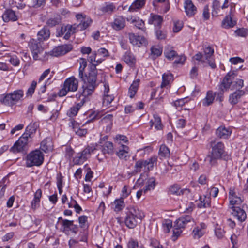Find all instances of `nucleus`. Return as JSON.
I'll return each instance as SVG.
<instances>
[{
    "mask_svg": "<svg viewBox=\"0 0 248 248\" xmlns=\"http://www.w3.org/2000/svg\"><path fill=\"white\" fill-rule=\"evenodd\" d=\"M97 70L94 65H92L91 67V71L89 72L88 75H85L83 78H80L84 82V84L82 86V96H88L94 92L97 86Z\"/></svg>",
    "mask_w": 248,
    "mask_h": 248,
    "instance_id": "f257e3e1",
    "label": "nucleus"
},
{
    "mask_svg": "<svg viewBox=\"0 0 248 248\" xmlns=\"http://www.w3.org/2000/svg\"><path fill=\"white\" fill-rule=\"evenodd\" d=\"M212 149L211 152L205 158V161L211 166L217 164V160L221 158L224 152V144L216 139H212L210 142Z\"/></svg>",
    "mask_w": 248,
    "mask_h": 248,
    "instance_id": "f03ea898",
    "label": "nucleus"
},
{
    "mask_svg": "<svg viewBox=\"0 0 248 248\" xmlns=\"http://www.w3.org/2000/svg\"><path fill=\"white\" fill-rule=\"evenodd\" d=\"M124 222L125 226L129 229L135 228L138 224L140 223L144 217V213L138 208L130 206L127 208Z\"/></svg>",
    "mask_w": 248,
    "mask_h": 248,
    "instance_id": "7ed1b4c3",
    "label": "nucleus"
},
{
    "mask_svg": "<svg viewBox=\"0 0 248 248\" xmlns=\"http://www.w3.org/2000/svg\"><path fill=\"white\" fill-rule=\"evenodd\" d=\"M214 53V49L208 46L204 48L203 54L199 52L192 57V60L195 62L197 61L198 64H202L204 67L209 65L212 69H215L216 65L213 58Z\"/></svg>",
    "mask_w": 248,
    "mask_h": 248,
    "instance_id": "20e7f679",
    "label": "nucleus"
},
{
    "mask_svg": "<svg viewBox=\"0 0 248 248\" xmlns=\"http://www.w3.org/2000/svg\"><path fill=\"white\" fill-rule=\"evenodd\" d=\"M78 88V80L74 76H71L66 78L61 89L58 92L60 97L66 95L68 92H76Z\"/></svg>",
    "mask_w": 248,
    "mask_h": 248,
    "instance_id": "39448f33",
    "label": "nucleus"
},
{
    "mask_svg": "<svg viewBox=\"0 0 248 248\" xmlns=\"http://www.w3.org/2000/svg\"><path fill=\"white\" fill-rule=\"evenodd\" d=\"M44 155L38 150L31 152L26 157V165L27 167L39 166L43 162Z\"/></svg>",
    "mask_w": 248,
    "mask_h": 248,
    "instance_id": "423d86ee",
    "label": "nucleus"
},
{
    "mask_svg": "<svg viewBox=\"0 0 248 248\" xmlns=\"http://www.w3.org/2000/svg\"><path fill=\"white\" fill-rule=\"evenodd\" d=\"M23 91L18 90L6 94L0 99V101L6 106H13L23 97Z\"/></svg>",
    "mask_w": 248,
    "mask_h": 248,
    "instance_id": "0eeeda50",
    "label": "nucleus"
},
{
    "mask_svg": "<svg viewBox=\"0 0 248 248\" xmlns=\"http://www.w3.org/2000/svg\"><path fill=\"white\" fill-rule=\"evenodd\" d=\"M31 140V136L27 133H23L14 145L11 148L10 151L14 153L22 152L26 148L28 143Z\"/></svg>",
    "mask_w": 248,
    "mask_h": 248,
    "instance_id": "6e6552de",
    "label": "nucleus"
},
{
    "mask_svg": "<svg viewBox=\"0 0 248 248\" xmlns=\"http://www.w3.org/2000/svg\"><path fill=\"white\" fill-rule=\"evenodd\" d=\"M29 46L34 60L42 59L44 48L40 42H38L37 40L34 39H31L29 43Z\"/></svg>",
    "mask_w": 248,
    "mask_h": 248,
    "instance_id": "1a4fd4ad",
    "label": "nucleus"
},
{
    "mask_svg": "<svg viewBox=\"0 0 248 248\" xmlns=\"http://www.w3.org/2000/svg\"><path fill=\"white\" fill-rule=\"evenodd\" d=\"M229 208L231 210L239 207L242 202V200L236 195L234 189H230L229 192Z\"/></svg>",
    "mask_w": 248,
    "mask_h": 248,
    "instance_id": "9d476101",
    "label": "nucleus"
},
{
    "mask_svg": "<svg viewBox=\"0 0 248 248\" xmlns=\"http://www.w3.org/2000/svg\"><path fill=\"white\" fill-rule=\"evenodd\" d=\"M76 18L78 20L80 21L79 24L75 23V25L77 26V29L78 31L85 30L92 22V20L90 17L83 16L81 14H77Z\"/></svg>",
    "mask_w": 248,
    "mask_h": 248,
    "instance_id": "9b49d317",
    "label": "nucleus"
},
{
    "mask_svg": "<svg viewBox=\"0 0 248 248\" xmlns=\"http://www.w3.org/2000/svg\"><path fill=\"white\" fill-rule=\"evenodd\" d=\"M235 75L233 72L228 73L224 78L221 82L219 88L223 92L227 91L232 85V80H233Z\"/></svg>",
    "mask_w": 248,
    "mask_h": 248,
    "instance_id": "f8f14e48",
    "label": "nucleus"
},
{
    "mask_svg": "<svg viewBox=\"0 0 248 248\" xmlns=\"http://www.w3.org/2000/svg\"><path fill=\"white\" fill-rule=\"evenodd\" d=\"M72 45L65 44L57 46L51 51V55L55 57L63 55L69 52L72 49Z\"/></svg>",
    "mask_w": 248,
    "mask_h": 248,
    "instance_id": "ddd939ff",
    "label": "nucleus"
},
{
    "mask_svg": "<svg viewBox=\"0 0 248 248\" xmlns=\"http://www.w3.org/2000/svg\"><path fill=\"white\" fill-rule=\"evenodd\" d=\"M246 94V92L243 90L238 89L235 92L230 94L229 102L232 105L238 103L241 98Z\"/></svg>",
    "mask_w": 248,
    "mask_h": 248,
    "instance_id": "4468645a",
    "label": "nucleus"
},
{
    "mask_svg": "<svg viewBox=\"0 0 248 248\" xmlns=\"http://www.w3.org/2000/svg\"><path fill=\"white\" fill-rule=\"evenodd\" d=\"M130 42L133 45L140 47L143 44L146 43V39L140 35H137L134 33H131L128 34Z\"/></svg>",
    "mask_w": 248,
    "mask_h": 248,
    "instance_id": "2eb2a0df",
    "label": "nucleus"
},
{
    "mask_svg": "<svg viewBox=\"0 0 248 248\" xmlns=\"http://www.w3.org/2000/svg\"><path fill=\"white\" fill-rule=\"evenodd\" d=\"M2 20L4 22L16 21L18 20V16L11 9H6L2 15Z\"/></svg>",
    "mask_w": 248,
    "mask_h": 248,
    "instance_id": "dca6fc26",
    "label": "nucleus"
},
{
    "mask_svg": "<svg viewBox=\"0 0 248 248\" xmlns=\"http://www.w3.org/2000/svg\"><path fill=\"white\" fill-rule=\"evenodd\" d=\"M184 6L185 12L187 16H192L197 12V7L191 0H185Z\"/></svg>",
    "mask_w": 248,
    "mask_h": 248,
    "instance_id": "f3484780",
    "label": "nucleus"
},
{
    "mask_svg": "<svg viewBox=\"0 0 248 248\" xmlns=\"http://www.w3.org/2000/svg\"><path fill=\"white\" fill-rule=\"evenodd\" d=\"M163 21V17L161 16L153 13L150 14L148 19V23L149 24H153L156 29L161 28Z\"/></svg>",
    "mask_w": 248,
    "mask_h": 248,
    "instance_id": "a211bd4d",
    "label": "nucleus"
},
{
    "mask_svg": "<svg viewBox=\"0 0 248 248\" xmlns=\"http://www.w3.org/2000/svg\"><path fill=\"white\" fill-rule=\"evenodd\" d=\"M232 133V131L230 128H226L224 126L219 127L216 130V132L217 137L224 139H228L230 137Z\"/></svg>",
    "mask_w": 248,
    "mask_h": 248,
    "instance_id": "6ab92c4d",
    "label": "nucleus"
},
{
    "mask_svg": "<svg viewBox=\"0 0 248 248\" xmlns=\"http://www.w3.org/2000/svg\"><path fill=\"white\" fill-rule=\"evenodd\" d=\"M231 213L234 217H236L237 220L240 222L244 221L247 218V214L243 209L239 207L231 210Z\"/></svg>",
    "mask_w": 248,
    "mask_h": 248,
    "instance_id": "aec40b11",
    "label": "nucleus"
},
{
    "mask_svg": "<svg viewBox=\"0 0 248 248\" xmlns=\"http://www.w3.org/2000/svg\"><path fill=\"white\" fill-rule=\"evenodd\" d=\"M169 192L170 194L180 196L185 193H189V191L187 189H181L179 185L175 184L170 186Z\"/></svg>",
    "mask_w": 248,
    "mask_h": 248,
    "instance_id": "412c9836",
    "label": "nucleus"
},
{
    "mask_svg": "<svg viewBox=\"0 0 248 248\" xmlns=\"http://www.w3.org/2000/svg\"><path fill=\"white\" fill-rule=\"evenodd\" d=\"M125 25V20L122 16H116L113 22L111 23V26L115 30L119 31L123 29Z\"/></svg>",
    "mask_w": 248,
    "mask_h": 248,
    "instance_id": "4be33fe9",
    "label": "nucleus"
},
{
    "mask_svg": "<svg viewBox=\"0 0 248 248\" xmlns=\"http://www.w3.org/2000/svg\"><path fill=\"white\" fill-rule=\"evenodd\" d=\"M129 152L130 149L127 146L122 144L116 155L120 159L126 160L130 156Z\"/></svg>",
    "mask_w": 248,
    "mask_h": 248,
    "instance_id": "5701e85b",
    "label": "nucleus"
},
{
    "mask_svg": "<svg viewBox=\"0 0 248 248\" xmlns=\"http://www.w3.org/2000/svg\"><path fill=\"white\" fill-rule=\"evenodd\" d=\"M50 35V30L46 26L44 27L37 33V39L40 42L47 40Z\"/></svg>",
    "mask_w": 248,
    "mask_h": 248,
    "instance_id": "b1692460",
    "label": "nucleus"
},
{
    "mask_svg": "<svg viewBox=\"0 0 248 248\" xmlns=\"http://www.w3.org/2000/svg\"><path fill=\"white\" fill-rule=\"evenodd\" d=\"M191 220L192 217L191 216L189 215L183 216L175 221V226L182 229L184 228Z\"/></svg>",
    "mask_w": 248,
    "mask_h": 248,
    "instance_id": "393cba45",
    "label": "nucleus"
},
{
    "mask_svg": "<svg viewBox=\"0 0 248 248\" xmlns=\"http://www.w3.org/2000/svg\"><path fill=\"white\" fill-rule=\"evenodd\" d=\"M102 144L101 151L104 155H112L114 153V147L112 142L110 141H106L103 143L102 141L100 142Z\"/></svg>",
    "mask_w": 248,
    "mask_h": 248,
    "instance_id": "a878e982",
    "label": "nucleus"
},
{
    "mask_svg": "<svg viewBox=\"0 0 248 248\" xmlns=\"http://www.w3.org/2000/svg\"><path fill=\"white\" fill-rule=\"evenodd\" d=\"M69 126L72 127L76 134L80 137L85 136L87 133V130L86 129L78 128L77 123L73 119H70Z\"/></svg>",
    "mask_w": 248,
    "mask_h": 248,
    "instance_id": "bb28decb",
    "label": "nucleus"
},
{
    "mask_svg": "<svg viewBox=\"0 0 248 248\" xmlns=\"http://www.w3.org/2000/svg\"><path fill=\"white\" fill-rule=\"evenodd\" d=\"M236 21L233 19L232 15H227L222 21L221 26L225 29H228L234 27Z\"/></svg>",
    "mask_w": 248,
    "mask_h": 248,
    "instance_id": "cd10ccee",
    "label": "nucleus"
},
{
    "mask_svg": "<svg viewBox=\"0 0 248 248\" xmlns=\"http://www.w3.org/2000/svg\"><path fill=\"white\" fill-rule=\"evenodd\" d=\"M77 27L75 24L64 25L65 35H64L63 38L65 40H68L72 34L78 31Z\"/></svg>",
    "mask_w": 248,
    "mask_h": 248,
    "instance_id": "c85d7f7f",
    "label": "nucleus"
},
{
    "mask_svg": "<svg viewBox=\"0 0 248 248\" xmlns=\"http://www.w3.org/2000/svg\"><path fill=\"white\" fill-rule=\"evenodd\" d=\"M52 140L50 138H46L41 143L40 148L45 152L51 151L53 149Z\"/></svg>",
    "mask_w": 248,
    "mask_h": 248,
    "instance_id": "c756f323",
    "label": "nucleus"
},
{
    "mask_svg": "<svg viewBox=\"0 0 248 248\" xmlns=\"http://www.w3.org/2000/svg\"><path fill=\"white\" fill-rule=\"evenodd\" d=\"M206 225L204 223H201L200 226H197L193 229V234L195 238H199L205 233L204 229Z\"/></svg>",
    "mask_w": 248,
    "mask_h": 248,
    "instance_id": "7c9ffc66",
    "label": "nucleus"
},
{
    "mask_svg": "<svg viewBox=\"0 0 248 248\" xmlns=\"http://www.w3.org/2000/svg\"><path fill=\"white\" fill-rule=\"evenodd\" d=\"M145 0H135L129 6L128 11L133 12L142 8L145 4Z\"/></svg>",
    "mask_w": 248,
    "mask_h": 248,
    "instance_id": "2f4dec72",
    "label": "nucleus"
},
{
    "mask_svg": "<svg viewBox=\"0 0 248 248\" xmlns=\"http://www.w3.org/2000/svg\"><path fill=\"white\" fill-rule=\"evenodd\" d=\"M221 6H220L219 1L217 0H214L212 5V14L213 16H218L222 15L221 11Z\"/></svg>",
    "mask_w": 248,
    "mask_h": 248,
    "instance_id": "473e14b6",
    "label": "nucleus"
},
{
    "mask_svg": "<svg viewBox=\"0 0 248 248\" xmlns=\"http://www.w3.org/2000/svg\"><path fill=\"white\" fill-rule=\"evenodd\" d=\"M114 207V211L116 212H119L122 211L125 207L124 199L123 198L116 199L112 203Z\"/></svg>",
    "mask_w": 248,
    "mask_h": 248,
    "instance_id": "72a5a7b5",
    "label": "nucleus"
},
{
    "mask_svg": "<svg viewBox=\"0 0 248 248\" xmlns=\"http://www.w3.org/2000/svg\"><path fill=\"white\" fill-rule=\"evenodd\" d=\"M215 93L212 91H208L205 98L202 101V105L204 106H208L212 104L215 99Z\"/></svg>",
    "mask_w": 248,
    "mask_h": 248,
    "instance_id": "f704fd0d",
    "label": "nucleus"
},
{
    "mask_svg": "<svg viewBox=\"0 0 248 248\" xmlns=\"http://www.w3.org/2000/svg\"><path fill=\"white\" fill-rule=\"evenodd\" d=\"M210 198L206 196H200L199 202L198 203V207L200 208H207L210 206Z\"/></svg>",
    "mask_w": 248,
    "mask_h": 248,
    "instance_id": "c9c22d12",
    "label": "nucleus"
},
{
    "mask_svg": "<svg viewBox=\"0 0 248 248\" xmlns=\"http://www.w3.org/2000/svg\"><path fill=\"white\" fill-rule=\"evenodd\" d=\"M38 127L37 122H31L26 128L24 133H27L32 138V135L34 134Z\"/></svg>",
    "mask_w": 248,
    "mask_h": 248,
    "instance_id": "e433bc0d",
    "label": "nucleus"
},
{
    "mask_svg": "<svg viewBox=\"0 0 248 248\" xmlns=\"http://www.w3.org/2000/svg\"><path fill=\"white\" fill-rule=\"evenodd\" d=\"M150 127H152L153 126L156 130H160L162 128V124H161V118L157 115H154V119H152L150 122Z\"/></svg>",
    "mask_w": 248,
    "mask_h": 248,
    "instance_id": "4c0bfd02",
    "label": "nucleus"
},
{
    "mask_svg": "<svg viewBox=\"0 0 248 248\" xmlns=\"http://www.w3.org/2000/svg\"><path fill=\"white\" fill-rule=\"evenodd\" d=\"M140 79L134 80L129 88L128 94L130 98H133L136 93L139 84Z\"/></svg>",
    "mask_w": 248,
    "mask_h": 248,
    "instance_id": "58836bf2",
    "label": "nucleus"
},
{
    "mask_svg": "<svg viewBox=\"0 0 248 248\" xmlns=\"http://www.w3.org/2000/svg\"><path fill=\"white\" fill-rule=\"evenodd\" d=\"M173 80L172 75L169 73H164L162 75V82L161 85V88L165 87L168 85Z\"/></svg>",
    "mask_w": 248,
    "mask_h": 248,
    "instance_id": "ea45409f",
    "label": "nucleus"
},
{
    "mask_svg": "<svg viewBox=\"0 0 248 248\" xmlns=\"http://www.w3.org/2000/svg\"><path fill=\"white\" fill-rule=\"evenodd\" d=\"M123 59L125 62L130 66L133 65L135 63V59L133 54L129 51L125 52L123 56Z\"/></svg>",
    "mask_w": 248,
    "mask_h": 248,
    "instance_id": "a19ab883",
    "label": "nucleus"
},
{
    "mask_svg": "<svg viewBox=\"0 0 248 248\" xmlns=\"http://www.w3.org/2000/svg\"><path fill=\"white\" fill-rule=\"evenodd\" d=\"M164 55L166 58L170 60H173L177 56L176 52L170 46H167L165 48Z\"/></svg>",
    "mask_w": 248,
    "mask_h": 248,
    "instance_id": "79ce46f5",
    "label": "nucleus"
},
{
    "mask_svg": "<svg viewBox=\"0 0 248 248\" xmlns=\"http://www.w3.org/2000/svg\"><path fill=\"white\" fill-rule=\"evenodd\" d=\"M101 121L102 123L107 124L106 130L110 131L112 125L113 115L112 114H107L102 118Z\"/></svg>",
    "mask_w": 248,
    "mask_h": 248,
    "instance_id": "37998d69",
    "label": "nucleus"
},
{
    "mask_svg": "<svg viewBox=\"0 0 248 248\" xmlns=\"http://www.w3.org/2000/svg\"><path fill=\"white\" fill-rule=\"evenodd\" d=\"M157 162V157L156 156H152L150 158L144 160V167L147 168L148 170L153 169L154 164Z\"/></svg>",
    "mask_w": 248,
    "mask_h": 248,
    "instance_id": "c03bdc74",
    "label": "nucleus"
},
{
    "mask_svg": "<svg viewBox=\"0 0 248 248\" xmlns=\"http://www.w3.org/2000/svg\"><path fill=\"white\" fill-rule=\"evenodd\" d=\"M153 3L154 7L156 6L157 3H163L164 7L162 9V11L164 13L167 12L170 10V6L169 0H154Z\"/></svg>",
    "mask_w": 248,
    "mask_h": 248,
    "instance_id": "a18cd8bd",
    "label": "nucleus"
},
{
    "mask_svg": "<svg viewBox=\"0 0 248 248\" xmlns=\"http://www.w3.org/2000/svg\"><path fill=\"white\" fill-rule=\"evenodd\" d=\"M155 180L154 177L149 178L144 188V193H146L148 191L153 190L155 186Z\"/></svg>",
    "mask_w": 248,
    "mask_h": 248,
    "instance_id": "49530a36",
    "label": "nucleus"
},
{
    "mask_svg": "<svg viewBox=\"0 0 248 248\" xmlns=\"http://www.w3.org/2000/svg\"><path fill=\"white\" fill-rule=\"evenodd\" d=\"M79 63L80 66L78 69V77L79 78H83V77L85 76V75H84V72L87 66L86 59L84 58H80Z\"/></svg>",
    "mask_w": 248,
    "mask_h": 248,
    "instance_id": "de8ad7c7",
    "label": "nucleus"
},
{
    "mask_svg": "<svg viewBox=\"0 0 248 248\" xmlns=\"http://www.w3.org/2000/svg\"><path fill=\"white\" fill-rule=\"evenodd\" d=\"M151 55L153 58L160 56L162 52V48L158 46H154L151 48Z\"/></svg>",
    "mask_w": 248,
    "mask_h": 248,
    "instance_id": "09e8293b",
    "label": "nucleus"
},
{
    "mask_svg": "<svg viewBox=\"0 0 248 248\" xmlns=\"http://www.w3.org/2000/svg\"><path fill=\"white\" fill-rule=\"evenodd\" d=\"M73 220H69L67 219L62 220V222L61 223V230H62V231L65 233L67 232H69L70 231L71 226L73 225Z\"/></svg>",
    "mask_w": 248,
    "mask_h": 248,
    "instance_id": "8fccbe9b",
    "label": "nucleus"
},
{
    "mask_svg": "<svg viewBox=\"0 0 248 248\" xmlns=\"http://www.w3.org/2000/svg\"><path fill=\"white\" fill-rule=\"evenodd\" d=\"M46 0H31L29 2V6L38 8L45 5Z\"/></svg>",
    "mask_w": 248,
    "mask_h": 248,
    "instance_id": "3c124183",
    "label": "nucleus"
},
{
    "mask_svg": "<svg viewBox=\"0 0 248 248\" xmlns=\"http://www.w3.org/2000/svg\"><path fill=\"white\" fill-rule=\"evenodd\" d=\"M115 9V6L112 3L105 4L101 7V11L103 13H111Z\"/></svg>",
    "mask_w": 248,
    "mask_h": 248,
    "instance_id": "603ef678",
    "label": "nucleus"
},
{
    "mask_svg": "<svg viewBox=\"0 0 248 248\" xmlns=\"http://www.w3.org/2000/svg\"><path fill=\"white\" fill-rule=\"evenodd\" d=\"M159 155L163 157H168L170 155V150L165 145H161L159 150Z\"/></svg>",
    "mask_w": 248,
    "mask_h": 248,
    "instance_id": "864d4df0",
    "label": "nucleus"
},
{
    "mask_svg": "<svg viewBox=\"0 0 248 248\" xmlns=\"http://www.w3.org/2000/svg\"><path fill=\"white\" fill-rule=\"evenodd\" d=\"M163 232L165 233H168L172 227V222L170 220H164L162 223Z\"/></svg>",
    "mask_w": 248,
    "mask_h": 248,
    "instance_id": "5fc2aeb1",
    "label": "nucleus"
},
{
    "mask_svg": "<svg viewBox=\"0 0 248 248\" xmlns=\"http://www.w3.org/2000/svg\"><path fill=\"white\" fill-rule=\"evenodd\" d=\"M116 143L122 145L123 143H127L128 142L127 138L124 135H117L114 138Z\"/></svg>",
    "mask_w": 248,
    "mask_h": 248,
    "instance_id": "6e6d98bb",
    "label": "nucleus"
},
{
    "mask_svg": "<svg viewBox=\"0 0 248 248\" xmlns=\"http://www.w3.org/2000/svg\"><path fill=\"white\" fill-rule=\"evenodd\" d=\"M79 109L76 105L73 106L67 111V115L70 118L74 117L77 115Z\"/></svg>",
    "mask_w": 248,
    "mask_h": 248,
    "instance_id": "4d7b16f0",
    "label": "nucleus"
},
{
    "mask_svg": "<svg viewBox=\"0 0 248 248\" xmlns=\"http://www.w3.org/2000/svg\"><path fill=\"white\" fill-rule=\"evenodd\" d=\"M94 150V148L93 147L88 146L80 153L83 155V156L85 157V159L87 160L88 158H89L90 156L92 153L93 152Z\"/></svg>",
    "mask_w": 248,
    "mask_h": 248,
    "instance_id": "13d9d810",
    "label": "nucleus"
},
{
    "mask_svg": "<svg viewBox=\"0 0 248 248\" xmlns=\"http://www.w3.org/2000/svg\"><path fill=\"white\" fill-rule=\"evenodd\" d=\"M114 99V97L112 95H110L108 93L104 94L103 104L105 106H108L112 102Z\"/></svg>",
    "mask_w": 248,
    "mask_h": 248,
    "instance_id": "bf43d9fd",
    "label": "nucleus"
},
{
    "mask_svg": "<svg viewBox=\"0 0 248 248\" xmlns=\"http://www.w3.org/2000/svg\"><path fill=\"white\" fill-rule=\"evenodd\" d=\"M86 160L85 157L83 156L81 153H78L73 159L75 164L78 165L82 164Z\"/></svg>",
    "mask_w": 248,
    "mask_h": 248,
    "instance_id": "052dcab7",
    "label": "nucleus"
},
{
    "mask_svg": "<svg viewBox=\"0 0 248 248\" xmlns=\"http://www.w3.org/2000/svg\"><path fill=\"white\" fill-rule=\"evenodd\" d=\"M244 86V81L241 79H236L234 81H232V90L241 88Z\"/></svg>",
    "mask_w": 248,
    "mask_h": 248,
    "instance_id": "680f3d73",
    "label": "nucleus"
},
{
    "mask_svg": "<svg viewBox=\"0 0 248 248\" xmlns=\"http://www.w3.org/2000/svg\"><path fill=\"white\" fill-rule=\"evenodd\" d=\"M36 85L37 82L35 81H33L31 82L30 87L28 88L27 92L26 93V95L27 96H32V94L34 92Z\"/></svg>",
    "mask_w": 248,
    "mask_h": 248,
    "instance_id": "e2e57ef3",
    "label": "nucleus"
},
{
    "mask_svg": "<svg viewBox=\"0 0 248 248\" xmlns=\"http://www.w3.org/2000/svg\"><path fill=\"white\" fill-rule=\"evenodd\" d=\"M87 217L86 216H80L78 218V222L79 223L80 227L81 228H88V226L87 224Z\"/></svg>",
    "mask_w": 248,
    "mask_h": 248,
    "instance_id": "0e129e2a",
    "label": "nucleus"
},
{
    "mask_svg": "<svg viewBox=\"0 0 248 248\" xmlns=\"http://www.w3.org/2000/svg\"><path fill=\"white\" fill-rule=\"evenodd\" d=\"M137 240L133 238L130 239L127 243V248H140Z\"/></svg>",
    "mask_w": 248,
    "mask_h": 248,
    "instance_id": "69168bd1",
    "label": "nucleus"
},
{
    "mask_svg": "<svg viewBox=\"0 0 248 248\" xmlns=\"http://www.w3.org/2000/svg\"><path fill=\"white\" fill-rule=\"evenodd\" d=\"M131 190L127 186H124L122 190V194L121 198L124 199L127 198L131 193Z\"/></svg>",
    "mask_w": 248,
    "mask_h": 248,
    "instance_id": "338daca9",
    "label": "nucleus"
},
{
    "mask_svg": "<svg viewBox=\"0 0 248 248\" xmlns=\"http://www.w3.org/2000/svg\"><path fill=\"white\" fill-rule=\"evenodd\" d=\"M174 26L173 28L174 32H178L183 26V22L181 21H174L173 22Z\"/></svg>",
    "mask_w": 248,
    "mask_h": 248,
    "instance_id": "774afa93",
    "label": "nucleus"
}]
</instances>
